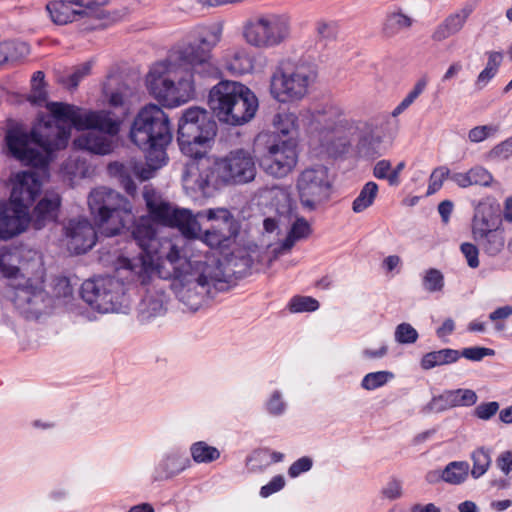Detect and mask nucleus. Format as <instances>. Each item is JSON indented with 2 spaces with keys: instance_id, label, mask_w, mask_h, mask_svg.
<instances>
[{
  "instance_id": "nucleus-13",
  "label": "nucleus",
  "mask_w": 512,
  "mask_h": 512,
  "mask_svg": "<svg viewBox=\"0 0 512 512\" xmlns=\"http://www.w3.org/2000/svg\"><path fill=\"white\" fill-rule=\"evenodd\" d=\"M81 298L99 313L119 312L125 301V286L113 276H100L84 281Z\"/></svg>"
},
{
  "instance_id": "nucleus-39",
  "label": "nucleus",
  "mask_w": 512,
  "mask_h": 512,
  "mask_svg": "<svg viewBox=\"0 0 512 512\" xmlns=\"http://www.w3.org/2000/svg\"><path fill=\"white\" fill-rule=\"evenodd\" d=\"M471 459L473 461L471 475L473 478L478 479L487 472L491 465L490 453L482 447L472 453Z\"/></svg>"
},
{
  "instance_id": "nucleus-11",
  "label": "nucleus",
  "mask_w": 512,
  "mask_h": 512,
  "mask_svg": "<svg viewBox=\"0 0 512 512\" xmlns=\"http://www.w3.org/2000/svg\"><path fill=\"white\" fill-rule=\"evenodd\" d=\"M143 198L153 222L177 228L187 239H194L200 234L201 224L190 210L179 208L162 199L151 187L144 188Z\"/></svg>"
},
{
  "instance_id": "nucleus-9",
  "label": "nucleus",
  "mask_w": 512,
  "mask_h": 512,
  "mask_svg": "<svg viewBox=\"0 0 512 512\" xmlns=\"http://www.w3.org/2000/svg\"><path fill=\"white\" fill-rule=\"evenodd\" d=\"M316 78V65L311 62H282L271 76V95L281 103L301 100Z\"/></svg>"
},
{
  "instance_id": "nucleus-48",
  "label": "nucleus",
  "mask_w": 512,
  "mask_h": 512,
  "mask_svg": "<svg viewBox=\"0 0 512 512\" xmlns=\"http://www.w3.org/2000/svg\"><path fill=\"white\" fill-rule=\"evenodd\" d=\"M510 156H512V137L497 144L487 154V158L490 160H505Z\"/></svg>"
},
{
  "instance_id": "nucleus-25",
  "label": "nucleus",
  "mask_w": 512,
  "mask_h": 512,
  "mask_svg": "<svg viewBox=\"0 0 512 512\" xmlns=\"http://www.w3.org/2000/svg\"><path fill=\"white\" fill-rule=\"evenodd\" d=\"M474 233L478 235L479 244L488 255L495 256L502 251L505 245L504 229L492 228V225L483 219L481 227L475 225Z\"/></svg>"
},
{
  "instance_id": "nucleus-49",
  "label": "nucleus",
  "mask_w": 512,
  "mask_h": 512,
  "mask_svg": "<svg viewBox=\"0 0 512 512\" xmlns=\"http://www.w3.org/2000/svg\"><path fill=\"white\" fill-rule=\"evenodd\" d=\"M92 68L91 62H85L79 66H77L74 72L67 78V80H63V83L70 89H74L78 86L79 82L87 75L90 74Z\"/></svg>"
},
{
  "instance_id": "nucleus-33",
  "label": "nucleus",
  "mask_w": 512,
  "mask_h": 512,
  "mask_svg": "<svg viewBox=\"0 0 512 512\" xmlns=\"http://www.w3.org/2000/svg\"><path fill=\"white\" fill-rule=\"evenodd\" d=\"M139 319L141 322L149 321L151 318L162 315L165 311L161 297L146 295L139 304Z\"/></svg>"
},
{
  "instance_id": "nucleus-38",
  "label": "nucleus",
  "mask_w": 512,
  "mask_h": 512,
  "mask_svg": "<svg viewBox=\"0 0 512 512\" xmlns=\"http://www.w3.org/2000/svg\"><path fill=\"white\" fill-rule=\"evenodd\" d=\"M252 265L253 260L248 254L232 257L227 262L226 273L229 276H234L236 279L243 278L250 273Z\"/></svg>"
},
{
  "instance_id": "nucleus-1",
  "label": "nucleus",
  "mask_w": 512,
  "mask_h": 512,
  "mask_svg": "<svg viewBox=\"0 0 512 512\" xmlns=\"http://www.w3.org/2000/svg\"><path fill=\"white\" fill-rule=\"evenodd\" d=\"M221 39V29L202 31L198 37L173 47L164 61L155 63L146 78L147 89L162 106L173 108L195 95L197 79L220 76L211 50Z\"/></svg>"
},
{
  "instance_id": "nucleus-53",
  "label": "nucleus",
  "mask_w": 512,
  "mask_h": 512,
  "mask_svg": "<svg viewBox=\"0 0 512 512\" xmlns=\"http://www.w3.org/2000/svg\"><path fill=\"white\" fill-rule=\"evenodd\" d=\"M381 494L389 500H396L402 496V482L396 478H392L382 488Z\"/></svg>"
},
{
  "instance_id": "nucleus-26",
  "label": "nucleus",
  "mask_w": 512,
  "mask_h": 512,
  "mask_svg": "<svg viewBox=\"0 0 512 512\" xmlns=\"http://www.w3.org/2000/svg\"><path fill=\"white\" fill-rule=\"evenodd\" d=\"M46 9L51 20L57 25H65L80 18L88 17L87 10H76L71 7L69 2L64 0L50 2Z\"/></svg>"
},
{
  "instance_id": "nucleus-28",
  "label": "nucleus",
  "mask_w": 512,
  "mask_h": 512,
  "mask_svg": "<svg viewBox=\"0 0 512 512\" xmlns=\"http://www.w3.org/2000/svg\"><path fill=\"white\" fill-rule=\"evenodd\" d=\"M460 358V351L443 348L437 351H431L423 355L420 366L423 370H431L437 366L455 363Z\"/></svg>"
},
{
  "instance_id": "nucleus-52",
  "label": "nucleus",
  "mask_w": 512,
  "mask_h": 512,
  "mask_svg": "<svg viewBox=\"0 0 512 512\" xmlns=\"http://www.w3.org/2000/svg\"><path fill=\"white\" fill-rule=\"evenodd\" d=\"M499 410V403L496 401L486 402L479 404L475 410L474 414L476 417L482 420L491 419Z\"/></svg>"
},
{
  "instance_id": "nucleus-45",
  "label": "nucleus",
  "mask_w": 512,
  "mask_h": 512,
  "mask_svg": "<svg viewBox=\"0 0 512 512\" xmlns=\"http://www.w3.org/2000/svg\"><path fill=\"white\" fill-rule=\"evenodd\" d=\"M450 179V169L446 166H439L435 168L430 177L427 189V195L435 194L443 185L445 179Z\"/></svg>"
},
{
  "instance_id": "nucleus-6",
  "label": "nucleus",
  "mask_w": 512,
  "mask_h": 512,
  "mask_svg": "<svg viewBox=\"0 0 512 512\" xmlns=\"http://www.w3.org/2000/svg\"><path fill=\"white\" fill-rule=\"evenodd\" d=\"M88 207L99 232L104 237L122 234L134 220L130 201L107 187H98L90 192Z\"/></svg>"
},
{
  "instance_id": "nucleus-8",
  "label": "nucleus",
  "mask_w": 512,
  "mask_h": 512,
  "mask_svg": "<svg viewBox=\"0 0 512 512\" xmlns=\"http://www.w3.org/2000/svg\"><path fill=\"white\" fill-rule=\"evenodd\" d=\"M165 261L172 265L175 279L177 271L189 270L187 263L196 262L182 259L178 247L171 240L164 239L151 254V257H120L119 267L129 272L131 282L145 286L154 281L155 276L161 278L159 267Z\"/></svg>"
},
{
  "instance_id": "nucleus-14",
  "label": "nucleus",
  "mask_w": 512,
  "mask_h": 512,
  "mask_svg": "<svg viewBox=\"0 0 512 512\" xmlns=\"http://www.w3.org/2000/svg\"><path fill=\"white\" fill-rule=\"evenodd\" d=\"M296 191L302 208L308 212L316 211L332 194L329 169L321 164L305 168L296 179Z\"/></svg>"
},
{
  "instance_id": "nucleus-20",
  "label": "nucleus",
  "mask_w": 512,
  "mask_h": 512,
  "mask_svg": "<svg viewBox=\"0 0 512 512\" xmlns=\"http://www.w3.org/2000/svg\"><path fill=\"white\" fill-rule=\"evenodd\" d=\"M28 225V211L0 200V238L7 240L22 233Z\"/></svg>"
},
{
  "instance_id": "nucleus-36",
  "label": "nucleus",
  "mask_w": 512,
  "mask_h": 512,
  "mask_svg": "<svg viewBox=\"0 0 512 512\" xmlns=\"http://www.w3.org/2000/svg\"><path fill=\"white\" fill-rule=\"evenodd\" d=\"M359 153L368 159H376L383 155L382 138L372 133L363 136L358 144Z\"/></svg>"
},
{
  "instance_id": "nucleus-23",
  "label": "nucleus",
  "mask_w": 512,
  "mask_h": 512,
  "mask_svg": "<svg viewBox=\"0 0 512 512\" xmlns=\"http://www.w3.org/2000/svg\"><path fill=\"white\" fill-rule=\"evenodd\" d=\"M131 236L140 248L137 257H151L161 240L156 237V229L149 219H140L133 227Z\"/></svg>"
},
{
  "instance_id": "nucleus-59",
  "label": "nucleus",
  "mask_w": 512,
  "mask_h": 512,
  "mask_svg": "<svg viewBox=\"0 0 512 512\" xmlns=\"http://www.w3.org/2000/svg\"><path fill=\"white\" fill-rule=\"evenodd\" d=\"M109 105L115 109H120V112L117 115L123 120L128 112V106L123 94L120 92H113L109 97Z\"/></svg>"
},
{
  "instance_id": "nucleus-12",
  "label": "nucleus",
  "mask_w": 512,
  "mask_h": 512,
  "mask_svg": "<svg viewBox=\"0 0 512 512\" xmlns=\"http://www.w3.org/2000/svg\"><path fill=\"white\" fill-rule=\"evenodd\" d=\"M291 33V20L287 14L265 13L249 18L243 26L248 44L259 49L274 48L284 43Z\"/></svg>"
},
{
  "instance_id": "nucleus-61",
  "label": "nucleus",
  "mask_w": 512,
  "mask_h": 512,
  "mask_svg": "<svg viewBox=\"0 0 512 512\" xmlns=\"http://www.w3.org/2000/svg\"><path fill=\"white\" fill-rule=\"evenodd\" d=\"M55 293L58 297L69 298L73 294V288L66 277L58 279L55 286Z\"/></svg>"
},
{
  "instance_id": "nucleus-40",
  "label": "nucleus",
  "mask_w": 512,
  "mask_h": 512,
  "mask_svg": "<svg viewBox=\"0 0 512 512\" xmlns=\"http://www.w3.org/2000/svg\"><path fill=\"white\" fill-rule=\"evenodd\" d=\"M444 275L436 268H429L422 277V287L429 293L441 292L444 288Z\"/></svg>"
},
{
  "instance_id": "nucleus-37",
  "label": "nucleus",
  "mask_w": 512,
  "mask_h": 512,
  "mask_svg": "<svg viewBox=\"0 0 512 512\" xmlns=\"http://www.w3.org/2000/svg\"><path fill=\"white\" fill-rule=\"evenodd\" d=\"M377 194L378 185L373 181L367 182L360 190L359 195L354 199L352 210L355 213L363 212L374 203Z\"/></svg>"
},
{
  "instance_id": "nucleus-22",
  "label": "nucleus",
  "mask_w": 512,
  "mask_h": 512,
  "mask_svg": "<svg viewBox=\"0 0 512 512\" xmlns=\"http://www.w3.org/2000/svg\"><path fill=\"white\" fill-rule=\"evenodd\" d=\"M474 8L470 4L464 5L460 10L449 14L436 26L431 38L433 41L442 42L445 39L458 34L465 26Z\"/></svg>"
},
{
  "instance_id": "nucleus-30",
  "label": "nucleus",
  "mask_w": 512,
  "mask_h": 512,
  "mask_svg": "<svg viewBox=\"0 0 512 512\" xmlns=\"http://www.w3.org/2000/svg\"><path fill=\"white\" fill-rule=\"evenodd\" d=\"M469 471L470 466L467 461H453L441 471V480L452 485H459L467 479Z\"/></svg>"
},
{
  "instance_id": "nucleus-19",
  "label": "nucleus",
  "mask_w": 512,
  "mask_h": 512,
  "mask_svg": "<svg viewBox=\"0 0 512 512\" xmlns=\"http://www.w3.org/2000/svg\"><path fill=\"white\" fill-rule=\"evenodd\" d=\"M477 394L471 389L445 390L442 394L434 396L423 407L424 413L442 412L458 406H472L477 402Z\"/></svg>"
},
{
  "instance_id": "nucleus-5",
  "label": "nucleus",
  "mask_w": 512,
  "mask_h": 512,
  "mask_svg": "<svg viewBox=\"0 0 512 512\" xmlns=\"http://www.w3.org/2000/svg\"><path fill=\"white\" fill-rule=\"evenodd\" d=\"M130 139L145 153L149 170H158L168 160L166 148L172 140L169 116L156 104L145 105L133 120Z\"/></svg>"
},
{
  "instance_id": "nucleus-7",
  "label": "nucleus",
  "mask_w": 512,
  "mask_h": 512,
  "mask_svg": "<svg viewBox=\"0 0 512 512\" xmlns=\"http://www.w3.org/2000/svg\"><path fill=\"white\" fill-rule=\"evenodd\" d=\"M189 270L177 271L173 283L177 298L190 310L197 311L211 297V287L222 282L218 268L205 261L187 263Z\"/></svg>"
},
{
  "instance_id": "nucleus-2",
  "label": "nucleus",
  "mask_w": 512,
  "mask_h": 512,
  "mask_svg": "<svg viewBox=\"0 0 512 512\" xmlns=\"http://www.w3.org/2000/svg\"><path fill=\"white\" fill-rule=\"evenodd\" d=\"M208 105L212 112L193 106L185 109L178 120L177 141L189 157H202L205 145L216 136L214 116L232 126L243 125L255 116L258 99L242 83L223 80L210 90Z\"/></svg>"
},
{
  "instance_id": "nucleus-56",
  "label": "nucleus",
  "mask_w": 512,
  "mask_h": 512,
  "mask_svg": "<svg viewBox=\"0 0 512 512\" xmlns=\"http://www.w3.org/2000/svg\"><path fill=\"white\" fill-rule=\"evenodd\" d=\"M460 249L467 260L468 266L471 268H477L479 266L478 248L474 244L466 242L461 244Z\"/></svg>"
},
{
  "instance_id": "nucleus-24",
  "label": "nucleus",
  "mask_w": 512,
  "mask_h": 512,
  "mask_svg": "<svg viewBox=\"0 0 512 512\" xmlns=\"http://www.w3.org/2000/svg\"><path fill=\"white\" fill-rule=\"evenodd\" d=\"M73 146L96 155L110 154L114 149V137L103 133L88 131L73 140Z\"/></svg>"
},
{
  "instance_id": "nucleus-46",
  "label": "nucleus",
  "mask_w": 512,
  "mask_h": 512,
  "mask_svg": "<svg viewBox=\"0 0 512 512\" xmlns=\"http://www.w3.org/2000/svg\"><path fill=\"white\" fill-rule=\"evenodd\" d=\"M418 336L417 330L405 322L399 324L394 333L395 340L399 344H413L417 341Z\"/></svg>"
},
{
  "instance_id": "nucleus-41",
  "label": "nucleus",
  "mask_w": 512,
  "mask_h": 512,
  "mask_svg": "<svg viewBox=\"0 0 512 512\" xmlns=\"http://www.w3.org/2000/svg\"><path fill=\"white\" fill-rule=\"evenodd\" d=\"M412 25V19L401 13L396 12L388 16L384 31L387 35H394L404 28H409Z\"/></svg>"
},
{
  "instance_id": "nucleus-32",
  "label": "nucleus",
  "mask_w": 512,
  "mask_h": 512,
  "mask_svg": "<svg viewBox=\"0 0 512 512\" xmlns=\"http://www.w3.org/2000/svg\"><path fill=\"white\" fill-rule=\"evenodd\" d=\"M298 118L291 112H279L273 118V126L275 133L287 137L286 139L294 140L297 132Z\"/></svg>"
},
{
  "instance_id": "nucleus-4",
  "label": "nucleus",
  "mask_w": 512,
  "mask_h": 512,
  "mask_svg": "<svg viewBox=\"0 0 512 512\" xmlns=\"http://www.w3.org/2000/svg\"><path fill=\"white\" fill-rule=\"evenodd\" d=\"M255 176L256 165L252 154L245 149H235L216 160L212 166L189 168L183 181L187 188L207 195L212 189L249 183Z\"/></svg>"
},
{
  "instance_id": "nucleus-42",
  "label": "nucleus",
  "mask_w": 512,
  "mask_h": 512,
  "mask_svg": "<svg viewBox=\"0 0 512 512\" xmlns=\"http://www.w3.org/2000/svg\"><path fill=\"white\" fill-rule=\"evenodd\" d=\"M44 78L45 74L42 71H36L32 76V91L28 99L33 104L41 105L46 101L47 93L43 89Z\"/></svg>"
},
{
  "instance_id": "nucleus-55",
  "label": "nucleus",
  "mask_w": 512,
  "mask_h": 512,
  "mask_svg": "<svg viewBox=\"0 0 512 512\" xmlns=\"http://www.w3.org/2000/svg\"><path fill=\"white\" fill-rule=\"evenodd\" d=\"M5 44L9 46L10 62L17 61L30 52L29 46L25 42H6Z\"/></svg>"
},
{
  "instance_id": "nucleus-54",
  "label": "nucleus",
  "mask_w": 512,
  "mask_h": 512,
  "mask_svg": "<svg viewBox=\"0 0 512 512\" xmlns=\"http://www.w3.org/2000/svg\"><path fill=\"white\" fill-rule=\"evenodd\" d=\"M313 461L308 456H303L296 460L288 469L290 477H298L301 473L307 472L312 468Z\"/></svg>"
},
{
  "instance_id": "nucleus-21",
  "label": "nucleus",
  "mask_w": 512,
  "mask_h": 512,
  "mask_svg": "<svg viewBox=\"0 0 512 512\" xmlns=\"http://www.w3.org/2000/svg\"><path fill=\"white\" fill-rule=\"evenodd\" d=\"M61 197L56 192H46L34 207L32 213L28 214V223L35 230H41L49 224L57 221Z\"/></svg>"
},
{
  "instance_id": "nucleus-64",
  "label": "nucleus",
  "mask_w": 512,
  "mask_h": 512,
  "mask_svg": "<svg viewBox=\"0 0 512 512\" xmlns=\"http://www.w3.org/2000/svg\"><path fill=\"white\" fill-rule=\"evenodd\" d=\"M512 315V306L506 305L497 308L493 312L489 314V319L493 322H496L498 320H503Z\"/></svg>"
},
{
  "instance_id": "nucleus-17",
  "label": "nucleus",
  "mask_w": 512,
  "mask_h": 512,
  "mask_svg": "<svg viewBox=\"0 0 512 512\" xmlns=\"http://www.w3.org/2000/svg\"><path fill=\"white\" fill-rule=\"evenodd\" d=\"M68 250L76 255L84 254L93 248L99 236V229L84 218L70 219L64 226Z\"/></svg>"
},
{
  "instance_id": "nucleus-58",
  "label": "nucleus",
  "mask_w": 512,
  "mask_h": 512,
  "mask_svg": "<svg viewBox=\"0 0 512 512\" xmlns=\"http://www.w3.org/2000/svg\"><path fill=\"white\" fill-rule=\"evenodd\" d=\"M492 131H495V128L489 125L476 126L469 131L468 138L471 142L479 143L485 140Z\"/></svg>"
},
{
  "instance_id": "nucleus-47",
  "label": "nucleus",
  "mask_w": 512,
  "mask_h": 512,
  "mask_svg": "<svg viewBox=\"0 0 512 512\" xmlns=\"http://www.w3.org/2000/svg\"><path fill=\"white\" fill-rule=\"evenodd\" d=\"M469 181L471 186H485L488 187L493 181L492 174L482 166H474L468 170Z\"/></svg>"
},
{
  "instance_id": "nucleus-16",
  "label": "nucleus",
  "mask_w": 512,
  "mask_h": 512,
  "mask_svg": "<svg viewBox=\"0 0 512 512\" xmlns=\"http://www.w3.org/2000/svg\"><path fill=\"white\" fill-rule=\"evenodd\" d=\"M297 160L295 140L279 139L267 146L260 167L274 178H284L295 168Z\"/></svg>"
},
{
  "instance_id": "nucleus-43",
  "label": "nucleus",
  "mask_w": 512,
  "mask_h": 512,
  "mask_svg": "<svg viewBox=\"0 0 512 512\" xmlns=\"http://www.w3.org/2000/svg\"><path fill=\"white\" fill-rule=\"evenodd\" d=\"M393 377V373L389 371L371 372L364 376L361 382V386L365 390H375L384 386L388 380Z\"/></svg>"
},
{
  "instance_id": "nucleus-35",
  "label": "nucleus",
  "mask_w": 512,
  "mask_h": 512,
  "mask_svg": "<svg viewBox=\"0 0 512 512\" xmlns=\"http://www.w3.org/2000/svg\"><path fill=\"white\" fill-rule=\"evenodd\" d=\"M191 457L196 463L208 464L220 458V451L205 441H198L190 447Z\"/></svg>"
},
{
  "instance_id": "nucleus-10",
  "label": "nucleus",
  "mask_w": 512,
  "mask_h": 512,
  "mask_svg": "<svg viewBox=\"0 0 512 512\" xmlns=\"http://www.w3.org/2000/svg\"><path fill=\"white\" fill-rule=\"evenodd\" d=\"M47 109L64 126L88 129L113 137L118 135L122 123L120 116L107 110L84 112L79 107L61 102H50Z\"/></svg>"
},
{
  "instance_id": "nucleus-18",
  "label": "nucleus",
  "mask_w": 512,
  "mask_h": 512,
  "mask_svg": "<svg viewBox=\"0 0 512 512\" xmlns=\"http://www.w3.org/2000/svg\"><path fill=\"white\" fill-rule=\"evenodd\" d=\"M42 183L36 172L22 171L15 175L11 190V203L17 207L28 210L41 191Z\"/></svg>"
},
{
  "instance_id": "nucleus-60",
  "label": "nucleus",
  "mask_w": 512,
  "mask_h": 512,
  "mask_svg": "<svg viewBox=\"0 0 512 512\" xmlns=\"http://www.w3.org/2000/svg\"><path fill=\"white\" fill-rule=\"evenodd\" d=\"M391 171V162L389 160L378 161L373 169V175L377 179H386L388 181Z\"/></svg>"
},
{
  "instance_id": "nucleus-29",
  "label": "nucleus",
  "mask_w": 512,
  "mask_h": 512,
  "mask_svg": "<svg viewBox=\"0 0 512 512\" xmlns=\"http://www.w3.org/2000/svg\"><path fill=\"white\" fill-rule=\"evenodd\" d=\"M225 68L233 75H243L253 69V60L244 50H236L225 59Z\"/></svg>"
},
{
  "instance_id": "nucleus-62",
  "label": "nucleus",
  "mask_w": 512,
  "mask_h": 512,
  "mask_svg": "<svg viewBox=\"0 0 512 512\" xmlns=\"http://www.w3.org/2000/svg\"><path fill=\"white\" fill-rule=\"evenodd\" d=\"M497 466L507 475L512 471V452L505 451L496 460Z\"/></svg>"
},
{
  "instance_id": "nucleus-63",
  "label": "nucleus",
  "mask_w": 512,
  "mask_h": 512,
  "mask_svg": "<svg viewBox=\"0 0 512 512\" xmlns=\"http://www.w3.org/2000/svg\"><path fill=\"white\" fill-rule=\"evenodd\" d=\"M497 73L490 68H484L478 75L476 80V87L481 90L483 89L490 80H492Z\"/></svg>"
},
{
  "instance_id": "nucleus-44",
  "label": "nucleus",
  "mask_w": 512,
  "mask_h": 512,
  "mask_svg": "<svg viewBox=\"0 0 512 512\" xmlns=\"http://www.w3.org/2000/svg\"><path fill=\"white\" fill-rule=\"evenodd\" d=\"M319 308V302L309 296H295L289 303V309L293 313L313 312Z\"/></svg>"
},
{
  "instance_id": "nucleus-57",
  "label": "nucleus",
  "mask_w": 512,
  "mask_h": 512,
  "mask_svg": "<svg viewBox=\"0 0 512 512\" xmlns=\"http://www.w3.org/2000/svg\"><path fill=\"white\" fill-rule=\"evenodd\" d=\"M285 485V479L282 475L274 476L270 482L260 489V495L264 498L280 491Z\"/></svg>"
},
{
  "instance_id": "nucleus-34",
  "label": "nucleus",
  "mask_w": 512,
  "mask_h": 512,
  "mask_svg": "<svg viewBox=\"0 0 512 512\" xmlns=\"http://www.w3.org/2000/svg\"><path fill=\"white\" fill-rule=\"evenodd\" d=\"M107 170L111 176L118 178L127 194L133 195L136 192V184L132 179L131 167L129 165L112 162L108 165Z\"/></svg>"
},
{
  "instance_id": "nucleus-27",
  "label": "nucleus",
  "mask_w": 512,
  "mask_h": 512,
  "mask_svg": "<svg viewBox=\"0 0 512 512\" xmlns=\"http://www.w3.org/2000/svg\"><path fill=\"white\" fill-rule=\"evenodd\" d=\"M190 465L189 458L178 455H167L156 467L154 479L162 481L174 477Z\"/></svg>"
},
{
  "instance_id": "nucleus-15",
  "label": "nucleus",
  "mask_w": 512,
  "mask_h": 512,
  "mask_svg": "<svg viewBox=\"0 0 512 512\" xmlns=\"http://www.w3.org/2000/svg\"><path fill=\"white\" fill-rule=\"evenodd\" d=\"M198 218H206L210 222L209 227L195 239L202 240L210 248H229L236 240L240 232V223L226 208H213L199 212Z\"/></svg>"
},
{
  "instance_id": "nucleus-50",
  "label": "nucleus",
  "mask_w": 512,
  "mask_h": 512,
  "mask_svg": "<svg viewBox=\"0 0 512 512\" xmlns=\"http://www.w3.org/2000/svg\"><path fill=\"white\" fill-rule=\"evenodd\" d=\"M493 355H495V351L493 349L479 346L464 348L460 352V357H464L471 361H481L484 357Z\"/></svg>"
},
{
  "instance_id": "nucleus-51",
  "label": "nucleus",
  "mask_w": 512,
  "mask_h": 512,
  "mask_svg": "<svg viewBox=\"0 0 512 512\" xmlns=\"http://www.w3.org/2000/svg\"><path fill=\"white\" fill-rule=\"evenodd\" d=\"M266 409L269 414L279 416L284 413L286 403L282 399L280 391L276 390L272 393L271 397L266 403Z\"/></svg>"
},
{
  "instance_id": "nucleus-31",
  "label": "nucleus",
  "mask_w": 512,
  "mask_h": 512,
  "mask_svg": "<svg viewBox=\"0 0 512 512\" xmlns=\"http://www.w3.org/2000/svg\"><path fill=\"white\" fill-rule=\"evenodd\" d=\"M312 233V229L308 221L304 217H298L291 225L290 231L283 240L280 249L283 251L290 250L294 244L307 238Z\"/></svg>"
},
{
  "instance_id": "nucleus-3",
  "label": "nucleus",
  "mask_w": 512,
  "mask_h": 512,
  "mask_svg": "<svg viewBox=\"0 0 512 512\" xmlns=\"http://www.w3.org/2000/svg\"><path fill=\"white\" fill-rule=\"evenodd\" d=\"M71 127L64 126L50 116L40 119L28 131L24 125L16 124L7 129L5 142L10 154L23 165L33 168H46L55 151L68 145Z\"/></svg>"
}]
</instances>
